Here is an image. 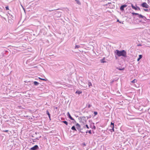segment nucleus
<instances>
[{
  "label": "nucleus",
  "instance_id": "1",
  "mask_svg": "<svg viewBox=\"0 0 150 150\" xmlns=\"http://www.w3.org/2000/svg\"><path fill=\"white\" fill-rule=\"evenodd\" d=\"M116 51V54L118 57H120L121 56L126 57V52L124 50L120 51L119 50H117Z\"/></svg>",
  "mask_w": 150,
  "mask_h": 150
},
{
  "label": "nucleus",
  "instance_id": "2",
  "mask_svg": "<svg viewBox=\"0 0 150 150\" xmlns=\"http://www.w3.org/2000/svg\"><path fill=\"white\" fill-rule=\"evenodd\" d=\"M141 5L142 7L146 8H148L149 7V5L145 2L141 4Z\"/></svg>",
  "mask_w": 150,
  "mask_h": 150
},
{
  "label": "nucleus",
  "instance_id": "3",
  "mask_svg": "<svg viewBox=\"0 0 150 150\" xmlns=\"http://www.w3.org/2000/svg\"><path fill=\"white\" fill-rule=\"evenodd\" d=\"M38 149V145H35L33 147L31 148L30 149L32 150H36Z\"/></svg>",
  "mask_w": 150,
  "mask_h": 150
},
{
  "label": "nucleus",
  "instance_id": "4",
  "mask_svg": "<svg viewBox=\"0 0 150 150\" xmlns=\"http://www.w3.org/2000/svg\"><path fill=\"white\" fill-rule=\"evenodd\" d=\"M110 127L112 128L111 129L112 130V131L114 132V123L111 122V123Z\"/></svg>",
  "mask_w": 150,
  "mask_h": 150
},
{
  "label": "nucleus",
  "instance_id": "5",
  "mask_svg": "<svg viewBox=\"0 0 150 150\" xmlns=\"http://www.w3.org/2000/svg\"><path fill=\"white\" fill-rule=\"evenodd\" d=\"M127 5H122L120 7V10L121 11H124V8L125 7L127 6Z\"/></svg>",
  "mask_w": 150,
  "mask_h": 150
},
{
  "label": "nucleus",
  "instance_id": "6",
  "mask_svg": "<svg viewBox=\"0 0 150 150\" xmlns=\"http://www.w3.org/2000/svg\"><path fill=\"white\" fill-rule=\"evenodd\" d=\"M76 125L77 129H80L81 126L78 123H76Z\"/></svg>",
  "mask_w": 150,
  "mask_h": 150
},
{
  "label": "nucleus",
  "instance_id": "7",
  "mask_svg": "<svg viewBox=\"0 0 150 150\" xmlns=\"http://www.w3.org/2000/svg\"><path fill=\"white\" fill-rule=\"evenodd\" d=\"M68 115L69 118L72 120H74V119L71 117L69 112L67 113Z\"/></svg>",
  "mask_w": 150,
  "mask_h": 150
},
{
  "label": "nucleus",
  "instance_id": "8",
  "mask_svg": "<svg viewBox=\"0 0 150 150\" xmlns=\"http://www.w3.org/2000/svg\"><path fill=\"white\" fill-rule=\"evenodd\" d=\"M138 16L139 18H145V17L142 15L141 14H139L138 15Z\"/></svg>",
  "mask_w": 150,
  "mask_h": 150
},
{
  "label": "nucleus",
  "instance_id": "9",
  "mask_svg": "<svg viewBox=\"0 0 150 150\" xmlns=\"http://www.w3.org/2000/svg\"><path fill=\"white\" fill-rule=\"evenodd\" d=\"M105 58L104 57L103 59L100 60V62L102 63H104L106 62L105 61Z\"/></svg>",
  "mask_w": 150,
  "mask_h": 150
},
{
  "label": "nucleus",
  "instance_id": "10",
  "mask_svg": "<svg viewBox=\"0 0 150 150\" xmlns=\"http://www.w3.org/2000/svg\"><path fill=\"white\" fill-rule=\"evenodd\" d=\"M46 113L47 115H48L49 118L50 119V115L48 110H47Z\"/></svg>",
  "mask_w": 150,
  "mask_h": 150
},
{
  "label": "nucleus",
  "instance_id": "11",
  "mask_svg": "<svg viewBox=\"0 0 150 150\" xmlns=\"http://www.w3.org/2000/svg\"><path fill=\"white\" fill-rule=\"evenodd\" d=\"M83 120H84L85 121V122H86V120H85V117H82L81 118V122H82V121Z\"/></svg>",
  "mask_w": 150,
  "mask_h": 150
},
{
  "label": "nucleus",
  "instance_id": "12",
  "mask_svg": "<svg viewBox=\"0 0 150 150\" xmlns=\"http://www.w3.org/2000/svg\"><path fill=\"white\" fill-rule=\"evenodd\" d=\"M142 55H139V58L137 59V61H139L140 60V59L142 58Z\"/></svg>",
  "mask_w": 150,
  "mask_h": 150
},
{
  "label": "nucleus",
  "instance_id": "13",
  "mask_svg": "<svg viewBox=\"0 0 150 150\" xmlns=\"http://www.w3.org/2000/svg\"><path fill=\"white\" fill-rule=\"evenodd\" d=\"M132 7L133 9H134L136 10H137V8L134 6L132 4Z\"/></svg>",
  "mask_w": 150,
  "mask_h": 150
},
{
  "label": "nucleus",
  "instance_id": "14",
  "mask_svg": "<svg viewBox=\"0 0 150 150\" xmlns=\"http://www.w3.org/2000/svg\"><path fill=\"white\" fill-rule=\"evenodd\" d=\"M137 80L136 79H134L133 81H131L132 83H135L137 82Z\"/></svg>",
  "mask_w": 150,
  "mask_h": 150
},
{
  "label": "nucleus",
  "instance_id": "15",
  "mask_svg": "<svg viewBox=\"0 0 150 150\" xmlns=\"http://www.w3.org/2000/svg\"><path fill=\"white\" fill-rule=\"evenodd\" d=\"M76 93H77L79 94H80L81 93L82 91H76Z\"/></svg>",
  "mask_w": 150,
  "mask_h": 150
},
{
  "label": "nucleus",
  "instance_id": "16",
  "mask_svg": "<svg viewBox=\"0 0 150 150\" xmlns=\"http://www.w3.org/2000/svg\"><path fill=\"white\" fill-rule=\"evenodd\" d=\"M75 1L77 3L79 4V5H81V3L80 2V1L79 0H75Z\"/></svg>",
  "mask_w": 150,
  "mask_h": 150
},
{
  "label": "nucleus",
  "instance_id": "17",
  "mask_svg": "<svg viewBox=\"0 0 150 150\" xmlns=\"http://www.w3.org/2000/svg\"><path fill=\"white\" fill-rule=\"evenodd\" d=\"M88 85L89 87H90L91 86H92V84L91 82H89L88 83Z\"/></svg>",
  "mask_w": 150,
  "mask_h": 150
},
{
  "label": "nucleus",
  "instance_id": "18",
  "mask_svg": "<svg viewBox=\"0 0 150 150\" xmlns=\"http://www.w3.org/2000/svg\"><path fill=\"white\" fill-rule=\"evenodd\" d=\"M71 129L73 130H74L76 131V128H75V126H72V127Z\"/></svg>",
  "mask_w": 150,
  "mask_h": 150
},
{
  "label": "nucleus",
  "instance_id": "19",
  "mask_svg": "<svg viewBox=\"0 0 150 150\" xmlns=\"http://www.w3.org/2000/svg\"><path fill=\"white\" fill-rule=\"evenodd\" d=\"M34 84L35 85H38L39 83L37 81H35L34 82Z\"/></svg>",
  "mask_w": 150,
  "mask_h": 150
},
{
  "label": "nucleus",
  "instance_id": "20",
  "mask_svg": "<svg viewBox=\"0 0 150 150\" xmlns=\"http://www.w3.org/2000/svg\"><path fill=\"white\" fill-rule=\"evenodd\" d=\"M63 122L65 124L67 125H68V123L66 121H63L62 122Z\"/></svg>",
  "mask_w": 150,
  "mask_h": 150
},
{
  "label": "nucleus",
  "instance_id": "21",
  "mask_svg": "<svg viewBox=\"0 0 150 150\" xmlns=\"http://www.w3.org/2000/svg\"><path fill=\"white\" fill-rule=\"evenodd\" d=\"M39 79H40L43 80V81H47V79H42V78H40V77H39Z\"/></svg>",
  "mask_w": 150,
  "mask_h": 150
},
{
  "label": "nucleus",
  "instance_id": "22",
  "mask_svg": "<svg viewBox=\"0 0 150 150\" xmlns=\"http://www.w3.org/2000/svg\"><path fill=\"white\" fill-rule=\"evenodd\" d=\"M117 69H119V70H124L125 69L124 68H117Z\"/></svg>",
  "mask_w": 150,
  "mask_h": 150
},
{
  "label": "nucleus",
  "instance_id": "23",
  "mask_svg": "<svg viewBox=\"0 0 150 150\" xmlns=\"http://www.w3.org/2000/svg\"><path fill=\"white\" fill-rule=\"evenodd\" d=\"M132 14L133 15H138L139 14L138 13H132Z\"/></svg>",
  "mask_w": 150,
  "mask_h": 150
},
{
  "label": "nucleus",
  "instance_id": "24",
  "mask_svg": "<svg viewBox=\"0 0 150 150\" xmlns=\"http://www.w3.org/2000/svg\"><path fill=\"white\" fill-rule=\"evenodd\" d=\"M79 47H80V46H79V45H76L75 46V49H76V48H79Z\"/></svg>",
  "mask_w": 150,
  "mask_h": 150
},
{
  "label": "nucleus",
  "instance_id": "25",
  "mask_svg": "<svg viewBox=\"0 0 150 150\" xmlns=\"http://www.w3.org/2000/svg\"><path fill=\"white\" fill-rule=\"evenodd\" d=\"M94 114L95 115H96L98 114V113L97 112H94Z\"/></svg>",
  "mask_w": 150,
  "mask_h": 150
},
{
  "label": "nucleus",
  "instance_id": "26",
  "mask_svg": "<svg viewBox=\"0 0 150 150\" xmlns=\"http://www.w3.org/2000/svg\"><path fill=\"white\" fill-rule=\"evenodd\" d=\"M144 10L145 11H146V12H148V9H144Z\"/></svg>",
  "mask_w": 150,
  "mask_h": 150
},
{
  "label": "nucleus",
  "instance_id": "27",
  "mask_svg": "<svg viewBox=\"0 0 150 150\" xmlns=\"http://www.w3.org/2000/svg\"><path fill=\"white\" fill-rule=\"evenodd\" d=\"M6 8L7 10H9L8 6H7L6 7Z\"/></svg>",
  "mask_w": 150,
  "mask_h": 150
},
{
  "label": "nucleus",
  "instance_id": "28",
  "mask_svg": "<svg viewBox=\"0 0 150 150\" xmlns=\"http://www.w3.org/2000/svg\"><path fill=\"white\" fill-rule=\"evenodd\" d=\"M86 127L87 129H88L89 128L88 126V125H86Z\"/></svg>",
  "mask_w": 150,
  "mask_h": 150
},
{
  "label": "nucleus",
  "instance_id": "29",
  "mask_svg": "<svg viewBox=\"0 0 150 150\" xmlns=\"http://www.w3.org/2000/svg\"><path fill=\"white\" fill-rule=\"evenodd\" d=\"M91 106V105L90 104H89L88 105V108H90Z\"/></svg>",
  "mask_w": 150,
  "mask_h": 150
},
{
  "label": "nucleus",
  "instance_id": "30",
  "mask_svg": "<svg viewBox=\"0 0 150 150\" xmlns=\"http://www.w3.org/2000/svg\"><path fill=\"white\" fill-rule=\"evenodd\" d=\"M88 133L90 134H91V130H90L89 131H88Z\"/></svg>",
  "mask_w": 150,
  "mask_h": 150
},
{
  "label": "nucleus",
  "instance_id": "31",
  "mask_svg": "<svg viewBox=\"0 0 150 150\" xmlns=\"http://www.w3.org/2000/svg\"><path fill=\"white\" fill-rule=\"evenodd\" d=\"M117 22H119V23H121V22L119 21V20L118 19H117Z\"/></svg>",
  "mask_w": 150,
  "mask_h": 150
},
{
  "label": "nucleus",
  "instance_id": "32",
  "mask_svg": "<svg viewBox=\"0 0 150 150\" xmlns=\"http://www.w3.org/2000/svg\"><path fill=\"white\" fill-rule=\"evenodd\" d=\"M3 131L4 132H8V130H6L4 131Z\"/></svg>",
  "mask_w": 150,
  "mask_h": 150
},
{
  "label": "nucleus",
  "instance_id": "33",
  "mask_svg": "<svg viewBox=\"0 0 150 150\" xmlns=\"http://www.w3.org/2000/svg\"><path fill=\"white\" fill-rule=\"evenodd\" d=\"M93 128H94V129H96V127H95V126H94V127H93Z\"/></svg>",
  "mask_w": 150,
  "mask_h": 150
},
{
  "label": "nucleus",
  "instance_id": "34",
  "mask_svg": "<svg viewBox=\"0 0 150 150\" xmlns=\"http://www.w3.org/2000/svg\"><path fill=\"white\" fill-rule=\"evenodd\" d=\"M138 9H139V10H140V8H139L138 7Z\"/></svg>",
  "mask_w": 150,
  "mask_h": 150
},
{
  "label": "nucleus",
  "instance_id": "35",
  "mask_svg": "<svg viewBox=\"0 0 150 150\" xmlns=\"http://www.w3.org/2000/svg\"><path fill=\"white\" fill-rule=\"evenodd\" d=\"M148 1H149V0H148Z\"/></svg>",
  "mask_w": 150,
  "mask_h": 150
},
{
  "label": "nucleus",
  "instance_id": "36",
  "mask_svg": "<svg viewBox=\"0 0 150 150\" xmlns=\"http://www.w3.org/2000/svg\"><path fill=\"white\" fill-rule=\"evenodd\" d=\"M149 10H150V9H149Z\"/></svg>",
  "mask_w": 150,
  "mask_h": 150
}]
</instances>
